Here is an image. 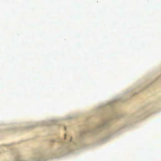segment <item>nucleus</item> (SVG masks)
<instances>
[{"label":"nucleus","mask_w":161,"mask_h":161,"mask_svg":"<svg viewBox=\"0 0 161 161\" xmlns=\"http://www.w3.org/2000/svg\"><path fill=\"white\" fill-rule=\"evenodd\" d=\"M15 161H19V157L16 158Z\"/></svg>","instance_id":"nucleus-2"},{"label":"nucleus","mask_w":161,"mask_h":161,"mask_svg":"<svg viewBox=\"0 0 161 161\" xmlns=\"http://www.w3.org/2000/svg\"><path fill=\"white\" fill-rule=\"evenodd\" d=\"M105 122H103L97 125L96 126V129L97 130H100L103 129L105 127Z\"/></svg>","instance_id":"nucleus-1"}]
</instances>
